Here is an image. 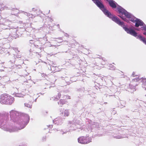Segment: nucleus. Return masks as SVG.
<instances>
[{
    "instance_id": "nucleus-59",
    "label": "nucleus",
    "mask_w": 146,
    "mask_h": 146,
    "mask_svg": "<svg viewBox=\"0 0 146 146\" xmlns=\"http://www.w3.org/2000/svg\"><path fill=\"white\" fill-rule=\"evenodd\" d=\"M58 38L59 39H60L62 40V37H60Z\"/></svg>"
},
{
    "instance_id": "nucleus-40",
    "label": "nucleus",
    "mask_w": 146,
    "mask_h": 146,
    "mask_svg": "<svg viewBox=\"0 0 146 146\" xmlns=\"http://www.w3.org/2000/svg\"><path fill=\"white\" fill-rule=\"evenodd\" d=\"M109 78H110V80H113L114 78V77H112L111 76H110V77H109Z\"/></svg>"
},
{
    "instance_id": "nucleus-26",
    "label": "nucleus",
    "mask_w": 146,
    "mask_h": 146,
    "mask_svg": "<svg viewBox=\"0 0 146 146\" xmlns=\"http://www.w3.org/2000/svg\"><path fill=\"white\" fill-rule=\"evenodd\" d=\"M29 18H33L35 17H36V15H33L32 14H30L29 13L28 15L27 16Z\"/></svg>"
},
{
    "instance_id": "nucleus-33",
    "label": "nucleus",
    "mask_w": 146,
    "mask_h": 146,
    "mask_svg": "<svg viewBox=\"0 0 146 146\" xmlns=\"http://www.w3.org/2000/svg\"><path fill=\"white\" fill-rule=\"evenodd\" d=\"M97 80H100L101 81H103V77L101 76L98 77L97 78Z\"/></svg>"
},
{
    "instance_id": "nucleus-49",
    "label": "nucleus",
    "mask_w": 146,
    "mask_h": 146,
    "mask_svg": "<svg viewBox=\"0 0 146 146\" xmlns=\"http://www.w3.org/2000/svg\"><path fill=\"white\" fill-rule=\"evenodd\" d=\"M7 9L8 7L6 6H4V8H3V9Z\"/></svg>"
},
{
    "instance_id": "nucleus-14",
    "label": "nucleus",
    "mask_w": 146,
    "mask_h": 146,
    "mask_svg": "<svg viewBox=\"0 0 146 146\" xmlns=\"http://www.w3.org/2000/svg\"><path fill=\"white\" fill-rule=\"evenodd\" d=\"M109 89L112 92L114 93L116 91L117 86L114 84H113L111 86L109 87Z\"/></svg>"
},
{
    "instance_id": "nucleus-25",
    "label": "nucleus",
    "mask_w": 146,
    "mask_h": 146,
    "mask_svg": "<svg viewBox=\"0 0 146 146\" xmlns=\"http://www.w3.org/2000/svg\"><path fill=\"white\" fill-rule=\"evenodd\" d=\"M120 103L121 105V108H122L123 107H125L126 104V102L125 101L121 100L120 101Z\"/></svg>"
},
{
    "instance_id": "nucleus-13",
    "label": "nucleus",
    "mask_w": 146,
    "mask_h": 146,
    "mask_svg": "<svg viewBox=\"0 0 146 146\" xmlns=\"http://www.w3.org/2000/svg\"><path fill=\"white\" fill-rule=\"evenodd\" d=\"M78 123V121L76 123V121L74 120L72 121H68V124L69 126L70 127H74L76 125V124Z\"/></svg>"
},
{
    "instance_id": "nucleus-9",
    "label": "nucleus",
    "mask_w": 146,
    "mask_h": 146,
    "mask_svg": "<svg viewBox=\"0 0 146 146\" xmlns=\"http://www.w3.org/2000/svg\"><path fill=\"white\" fill-rule=\"evenodd\" d=\"M7 94H2L0 96V102L2 104H7Z\"/></svg>"
},
{
    "instance_id": "nucleus-4",
    "label": "nucleus",
    "mask_w": 146,
    "mask_h": 146,
    "mask_svg": "<svg viewBox=\"0 0 146 146\" xmlns=\"http://www.w3.org/2000/svg\"><path fill=\"white\" fill-rule=\"evenodd\" d=\"M29 29H31V27H29L26 29H25L24 28H18L17 29V34L18 36H20L22 35L23 36L25 33L27 35H28L27 33L29 32L27 30H28Z\"/></svg>"
},
{
    "instance_id": "nucleus-39",
    "label": "nucleus",
    "mask_w": 146,
    "mask_h": 146,
    "mask_svg": "<svg viewBox=\"0 0 146 146\" xmlns=\"http://www.w3.org/2000/svg\"><path fill=\"white\" fill-rule=\"evenodd\" d=\"M64 35L65 36L68 37H69V35L67 34V33H65L64 34Z\"/></svg>"
},
{
    "instance_id": "nucleus-17",
    "label": "nucleus",
    "mask_w": 146,
    "mask_h": 146,
    "mask_svg": "<svg viewBox=\"0 0 146 146\" xmlns=\"http://www.w3.org/2000/svg\"><path fill=\"white\" fill-rule=\"evenodd\" d=\"M13 58L14 59V61H15V59L16 58H21V55L19 53H17V54L16 55L15 54H14V56H13Z\"/></svg>"
},
{
    "instance_id": "nucleus-32",
    "label": "nucleus",
    "mask_w": 146,
    "mask_h": 146,
    "mask_svg": "<svg viewBox=\"0 0 146 146\" xmlns=\"http://www.w3.org/2000/svg\"><path fill=\"white\" fill-rule=\"evenodd\" d=\"M94 125H96L95 127H96L98 128L99 127V123L96 122H94Z\"/></svg>"
},
{
    "instance_id": "nucleus-24",
    "label": "nucleus",
    "mask_w": 146,
    "mask_h": 146,
    "mask_svg": "<svg viewBox=\"0 0 146 146\" xmlns=\"http://www.w3.org/2000/svg\"><path fill=\"white\" fill-rule=\"evenodd\" d=\"M64 116H68L69 114V112L68 110H66L64 111Z\"/></svg>"
},
{
    "instance_id": "nucleus-37",
    "label": "nucleus",
    "mask_w": 146,
    "mask_h": 146,
    "mask_svg": "<svg viewBox=\"0 0 146 146\" xmlns=\"http://www.w3.org/2000/svg\"><path fill=\"white\" fill-rule=\"evenodd\" d=\"M30 43L32 44V45L34 43V41L33 40H30Z\"/></svg>"
},
{
    "instance_id": "nucleus-62",
    "label": "nucleus",
    "mask_w": 146,
    "mask_h": 146,
    "mask_svg": "<svg viewBox=\"0 0 146 146\" xmlns=\"http://www.w3.org/2000/svg\"><path fill=\"white\" fill-rule=\"evenodd\" d=\"M33 45H34V46H35L36 47V45H35V44L34 43L33 44Z\"/></svg>"
},
{
    "instance_id": "nucleus-56",
    "label": "nucleus",
    "mask_w": 146,
    "mask_h": 146,
    "mask_svg": "<svg viewBox=\"0 0 146 146\" xmlns=\"http://www.w3.org/2000/svg\"><path fill=\"white\" fill-rule=\"evenodd\" d=\"M57 27H58V28H60V26H59V24H58V25H57Z\"/></svg>"
},
{
    "instance_id": "nucleus-48",
    "label": "nucleus",
    "mask_w": 146,
    "mask_h": 146,
    "mask_svg": "<svg viewBox=\"0 0 146 146\" xmlns=\"http://www.w3.org/2000/svg\"><path fill=\"white\" fill-rule=\"evenodd\" d=\"M102 61H103L104 62H105L106 61V59H104V58H103L102 59Z\"/></svg>"
},
{
    "instance_id": "nucleus-64",
    "label": "nucleus",
    "mask_w": 146,
    "mask_h": 146,
    "mask_svg": "<svg viewBox=\"0 0 146 146\" xmlns=\"http://www.w3.org/2000/svg\"><path fill=\"white\" fill-rule=\"evenodd\" d=\"M51 20H52V21H53V20H52V19H51Z\"/></svg>"
},
{
    "instance_id": "nucleus-34",
    "label": "nucleus",
    "mask_w": 146,
    "mask_h": 146,
    "mask_svg": "<svg viewBox=\"0 0 146 146\" xmlns=\"http://www.w3.org/2000/svg\"><path fill=\"white\" fill-rule=\"evenodd\" d=\"M13 49L15 51V52L17 53H19V51L18 50V49L17 48H13Z\"/></svg>"
},
{
    "instance_id": "nucleus-1",
    "label": "nucleus",
    "mask_w": 146,
    "mask_h": 146,
    "mask_svg": "<svg viewBox=\"0 0 146 146\" xmlns=\"http://www.w3.org/2000/svg\"><path fill=\"white\" fill-rule=\"evenodd\" d=\"M11 120L18 124V127L13 126L9 123L7 117L0 114V128L4 130L12 132L23 129L29 123L30 117L25 113H19L12 110L10 111Z\"/></svg>"
},
{
    "instance_id": "nucleus-50",
    "label": "nucleus",
    "mask_w": 146,
    "mask_h": 146,
    "mask_svg": "<svg viewBox=\"0 0 146 146\" xmlns=\"http://www.w3.org/2000/svg\"><path fill=\"white\" fill-rule=\"evenodd\" d=\"M54 46V47H56V45H51V46Z\"/></svg>"
},
{
    "instance_id": "nucleus-27",
    "label": "nucleus",
    "mask_w": 146,
    "mask_h": 146,
    "mask_svg": "<svg viewBox=\"0 0 146 146\" xmlns=\"http://www.w3.org/2000/svg\"><path fill=\"white\" fill-rule=\"evenodd\" d=\"M16 11V12L15 13H13L12 14V15H14L17 16V15H18V13H19V11L18 10H17V9H13V11Z\"/></svg>"
},
{
    "instance_id": "nucleus-3",
    "label": "nucleus",
    "mask_w": 146,
    "mask_h": 146,
    "mask_svg": "<svg viewBox=\"0 0 146 146\" xmlns=\"http://www.w3.org/2000/svg\"><path fill=\"white\" fill-rule=\"evenodd\" d=\"M118 11L120 15L118 16L124 21L128 22V21L124 17L123 15H124L126 18L133 23L135 22V26L138 27L139 26H142L144 25L143 22L139 19L136 18L132 14L128 12L125 9L121 6L119 7L118 8Z\"/></svg>"
},
{
    "instance_id": "nucleus-22",
    "label": "nucleus",
    "mask_w": 146,
    "mask_h": 146,
    "mask_svg": "<svg viewBox=\"0 0 146 146\" xmlns=\"http://www.w3.org/2000/svg\"><path fill=\"white\" fill-rule=\"evenodd\" d=\"M24 105L25 107L30 108H31L32 106V103L31 102H29L28 103H25Z\"/></svg>"
},
{
    "instance_id": "nucleus-42",
    "label": "nucleus",
    "mask_w": 146,
    "mask_h": 146,
    "mask_svg": "<svg viewBox=\"0 0 146 146\" xmlns=\"http://www.w3.org/2000/svg\"><path fill=\"white\" fill-rule=\"evenodd\" d=\"M19 146H27L26 144H22L21 145H19Z\"/></svg>"
},
{
    "instance_id": "nucleus-12",
    "label": "nucleus",
    "mask_w": 146,
    "mask_h": 146,
    "mask_svg": "<svg viewBox=\"0 0 146 146\" xmlns=\"http://www.w3.org/2000/svg\"><path fill=\"white\" fill-rule=\"evenodd\" d=\"M127 137L126 135H123V134L117 135H114L113 136V138L117 139H121Z\"/></svg>"
},
{
    "instance_id": "nucleus-28",
    "label": "nucleus",
    "mask_w": 146,
    "mask_h": 146,
    "mask_svg": "<svg viewBox=\"0 0 146 146\" xmlns=\"http://www.w3.org/2000/svg\"><path fill=\"white\" fill-rule=\"evenodd\" d=\"M109 67H110L109 69L110 70H114L115 69V67L112 64H110L109 66Z\"/></svg>"
},
{
    "instance_id": "nucleus-11",
    "label": "nucleus",
    "mask_w": 146,
    "mask_h": 146,
    "mask_svg": "<svg viewBox=\"0 0 146 146\" xmlns=\"http://www.w3.org/2000/svg\"><path fill=\"white\" fill-rule=\"evenodd\" d=\"M7 104L11 105L14 102L15 100L13 97L7 94Z\"/></svg>"
},
{
    "instance_id": "nucleus-23",
    "label": "nucleus",
    "mask_w": 146,
    "mask_h": 146,
    "mask_svg": "<svg viewBox=\"0 0 146 146\" xmlns=\"http://www.w3.org/2000/svg\"><path fill=\"white\" fill-rule=\"evenodd\" d=\"M66 102V101L65 100L61 99L60 100L59 102H58V104L63 105L65 104Z\"/></svg>"
},
{
    "instance_id": "nucleus-52",
    "label": "nucleus",
    "mask_w": 146,
    "mask_h": 146,
    "mask_svg": "<svg viewBox=\"0 0 146 146\" xmlns=\"http://www.w3.org/2000/svg\"><path fill=\"white\" fill-rule=\"evenodd\" d=\"M135 30H137V31H139L140 30V29H139V28L136 29H135Z\"/></svg>"
},
{
    "instance_id": "nucleus-7",
    "label": "nucleus",
    "mask_w": 146,
    "mask_h": 146,
    "mask_svg": "<svg viewBox=\"0 0 146 146\" xmlns=\"http://www.w3.org/2000/svg\"><path fill=\"white\" fill-rule=\"evenodd\" d=\"M133 80L134 82L141 81L142 82L143 84L142 87L145 88L146 90V78H139V77L133 79Z\"/></svg>"
},
{
    "instance_id": "nucleus-20",
    "label": "nucleus",
    "mask_w": 146,
    "mask_h": 146,
    "mask_svg": "<svg viewBox=\"0 0 146 146\" xmlns=\"http://www.w3.org/2000/svg\"><path fill=\"white\" fill-rule=\"evenodd\" d=\"M29 52L30 53V54H31H31H33V53H34V54H36V55L37 56V54L38 55V57H40L41 56V55H40V54L38 52H33V50H32L31 49H30L29 50Z\"/></svg>"
},
{
    "instance_id": "nucleus-16",
    "label": "nucleus",
    "mask_w": 146,
    "mask_h": 146,
    "mask_svg": "<svg viewBox=\"0 0 146 146\" xmlns=\"http://www.w3.org/2000/svg\"><path fill=\"white\" fill-rule=\"evenodd\" d=\"M54 130H56L57 131H59V133L60 134H62V135H63L64 134H66L68 132H69L70 131V130L68 131H62V129L61 130H58L57 129H54Z\"/></svg>"
},
{
    "instance_id": "nucleus-58",
    "label": "nucleus",
    "mask_w": 146,
    "mask_h": 146,
    "mask_svg": "<svg viewBox=\"0 0 146 146\" xmlns=\"http://www.w3.org/2000/svg\"><path fill=\"white\" fill-rule=\"evenodd\" d=\"M23 72H26V70H24L23 71Z\"/></svg>"
},
{
    "instance_id": "nucleus-21",
    "label": "nucleus",
    "mask_w": 146,
    "mask_h": 146,
    "mask_svg": "<svg viewBox=\"0 0 146 146\" xmlns=\"http://www.w3.org/2000/svg\"><path fill=\"white\" fill-rule=\"evenodd\" d=\"M15 96L16 97H23L24 95L20 93H16L15 94Z\"/></svg>"
},
{
    "instance_id": "nucleus-57",
    "label": "nucleus",
    "mask_w": 146,
    "mask_h": 146,
    "mask_svg": "<svg viewBox=\"0 0 146 146\" xmlns=\"http://www.w3.org/2000/svg\"><path fill=\"white\" fill-rule=\"evenodd\" d=\"M3 9V8H1L0 9V10H2Z\"/></svg>"
},
{
    "instance_id": "nucleus-8",
    "label": "nucleus",
    "mask_w": 146,
    "mask_h": 146,
    "mask_svg": "<svg viewBox=\"0 0 146 146\" xmlns=\"http://www.w3.org/2000/svg\"><path fill=\"white\" fill-rule=\"evenodd\" d=\"M11 23V22L10 21L6 20L5 23L0 24V27L3 29H8L10 28L9 25Z\"/></svg>"
},
{
    "instance_id": "nucleus-47",
    "label": "nucleus",
    "mask_w": 146,
    "mask_h": 146,
    "mask_svg": "<svg viewBox=\"0 0 146 146\" xmlns=\"http://www.w3.org/2000/svg\"><path fill=\"white\" fill-rule=\"evenodd\" d=\"M143 105L145 107H146V104L144 102H143Z\"/></svg>"
},
{
    "instance_id": "nucleus-54",
    "label": "nucleus",
    "mask_w": 146,
    "mask_h": 146,
    "mask_svg": "<svg viewBox=\"0 0 146 146\" xmlns=\"http://www.w3.org/2000/svg\"><path fill=\"white\" fill-rule=\"evenodd\" d=\"M10 62L12 63V64H13V61L12 60H10Z\"/></svg>"
},
{
    "instance_id": "nucleus-15",
    "label": "nucleus",
    "mask_w": 146,
    "mask_h": 146,
    "mask_svg": "<svg viewBox=\"0 0 146 146\" xmlns=\"http://www.w3.org/2000/svg\"><path fill=\"white\" fill-rule=\"evenodd\" d=\"M2 82H3L5 83L7 82L9 80L8 77L7 76H4L1 78L0 79Z\"/></svg>"
},
{
    "instance_id": "nucleus-44",
    "label": "nucleus",
    "mask_w": 146,
    "mask_h": 146,
    "mask_svg": "<svg viewBox=\"0 0 146 146\" xmlns=\"http://www.w3.org/2000/svg\"><path fill=\"white\" fill-rule=\"evenodd\" d=\"M132 76L133 77L135 76H136L135 75V72H133L132 74Z\"/></svg>"
},
{
    "instance_id": "nucleus-10",
    "label": "nucleus",
    "mask_w": 146,
    "mask_h": 146,
    "mask_svg": "<svg viewBox=\"0 0 146 146\" xmlns=\"http://www.w3.org/2000/svg\"><path fill=\"white\" fill-rule=\"evenodd\" d=\"M54 123L57 125H61L63 122V119L60 117H58L54 119L53 121Z\"/></svg>"
},
{
    "instance_id": "nucleus-45",
    "label": "nucleus",
    "mask_w": 146,
    "mask_h": 146,
    "mask_svg": "<svg viewBox=\"0 0 146 146\" xmlns=\"http://www.w3.org/2000/svg\"><path fill=\"white\" fill-rule=\"evenodd\" d=\"M66 97L68 99H70V97L69 96H66Z\"/></svg>"
},
{
    "instance_id": "nucleus-60",
    "label": "nucleus",
    "mask_w": 146,
    "mask_h": 146,
    "mask_svg": "<svg viewBox=\"0 0 146 146\" xmlns=\"http://www.w3.org/2000/svg\"><path fill=\"white\" fill-rule=\"evenodd\" d=\"M91 96V97H92V98H95V97L94 96Z\"/></svg>"
},
{
    "instance_id": "nucleus-51",
    "label": "nucleus",
    "mask_w": 146,
    "mask_h": 146,
    "mask_svg": "<svg viewBox=\"0 0 146 146\" xmlns=\"http://www.w3.org/2000/svg\"><path fill=\"white\" fill-rule=\"evenodd\" d=\"M143 34L146 36V32H143Z\"/></svg>"
},
{
    "instance_id": "nucleus-18",
    "label": "nucleus",
    "mask_w": 146,
    "mask_h": 146,
    "mask_svg": "<svg viewBox=\"0 0 146 146\" xmlns=\"http://www.w3.org/2000/svg\"><path fill=\"white\" fill-rule=\"evenodd\" d=\"M32 11L34 12L35 11H36V14H35L36 15V16H38L39 14H40V13H42L41 11H40L37 9H35V8H33L32 9Z\"/></svg>"
},
{
    "instance_id": "nucleus-36",
    "label": "nucleus",
    "mask_w": 146,
    "mask_h": 146,
    "mask_svg": "<svg viewBox=\"0 0 146 146\" xmlns=\"http://www.w3.org/2000/svg\"><path fill=\"white\" fill-rule=\"evenodd\" d=\"M28 73L27 72L26 73H25L24 74H23L21 76L24 77H25V76L28 75Z\"/></svg>"
},
{
    "instance_id": "nucleus-5",
    "label": "nucleus",
    "mask_w": 146,
    "mask_h": 146,
    "mask_svg": "<svg viewBox=\"0 0 146 146\" xmlns=\"http://www.w3.org/2000/svg\"><path fill=\"white\" fill-rule=\"evenodd\" d=\"M92 139L90 137H82L78 139V142L82 144H86L91 142Z\"/></svg>"
},
{
    "instance_id": "nucleus-31",
    "label": "nucleus",
    "mask_w": 146,
    "mask_h": 146,
    "mask_svg": "<svg viewBox=\"0 0 146 146\" xmlns=\"http://www.w3.org/2000/svg\"><path fill=\"white\" fill-rule=\"evenodd\" d=\"M143 26V27H141V29L142 30H145V31H146V25L144 24V25Z\"/></svg>"
},
{
    "instance_id": "nucleus-19",
    "label": "nucleus",
    "mask_w": 146,
    "mask_h": 146,
    "mask_svg": "<svg viewBox=\"0 0 146 146\" xmlns=\"http://www.w3.org/2000/svg\"><path fill=\"white\" fill-rule=\"evenodd\" d=\"M53 64L52 65L50 66V70L52 71H55V68L56 67V66L55 65V64L53 63V62H52V63Z\"/></svg>"
},
{
    "instance_id": "nucleus-63",
    "label": "nucleus",
    "mask_w": 146,
    "mask_h": 146,
    "mask_svg": "<svg viewBox=\"0 0 146 146\" xmlns=\"http://www.w3.org/2000/svg\"><path fill=\"white\" fill-rule=\"evenodd\" d=\"M37 98H36V99H35V102L36 101V100Z\"/></svg>"
},
{
    "instance_id": "nucleus-55",
    "label": "nucleus",
    "mask_w": 146,
    "mask_h": 146,
    "mask_svg": "<svg viewBox=\"0 0 146 146\" xmlns=\"http://www.w3.org/2000/svg\"><path fill=\"white\" fill-rule=\"evenodd\" d=\"M76 129H70V130H76Z\"/></svg>"
},
{
    "instance_id": "nucleus-35",
    "label": "nucleus",
    "mask_w": 146,
    "mask_h": 146,
    "mask_svg": "<svg viewBox=\"0 0 146 146\" xmlns=\"http://www.w3.org/2000/svg\"><path fill=\"white\" fill-rule=\"evenodd\" d=\"M20 13H23V14L24 15H27V16H28V14L29 13H27V12H24V11H21V12Z\"/></svg>"
},
{
    "instance_id": "nucleus-30",
    "label": "nucleus",
    "mask_w": 146,
    "mask_h": 146,
    "mask_svg": "<svg viewBox=\"0 0 146 146\" xmlns=\"http://www.w3.org/2000/svg\"><path fill=\"white\" fill-rule=\"evenodd\" d=\"M61 96V94L60 93H58V95L56 96V98L57 100H58L60 98Z\"/></svg>"
},
{
    "instance_id": "nucleus-43",
    "label": "nucleus",
    "mask_w": 146,
    "mask_h": 146,
    "mask_svg": "<svg viewBox=\"0 0 146 146\" xmlns=\"http://www.w3.org/2000/svg\"><path fill=\"white\" fill-rule=\"evenodd\" d=\"M48 127H50V128H52V125H48Z\"/></svg>"
},
{
    "instance_id": "nucleus-2",
    "label": "nucleus",
    "mask_w": 146,
    "mask_h": 146,
    "mask_svg": "<svg viewBox=\"0 0 146 146\" xmlns=\"http://www.w3.org/2000/svg\"><path fill=\"white\" fill-rule=\"evenodd\" d=\"M93 2L103 12L104 15L111 20L119 26L122 27L123 29L128 34H129L138 39L142 41V36L139 35H137V33L131 28H129L126 27L123 22L121 21L120 19L117 16L112 14L108 10L105 8L104 6L103 3L98 0H92Z\"/></svg>"
},
{
    "instance_id": "nucleus-46",
    "label": "nucleus",
    "mask_w": 146,
    "mask_h": 146,
    "mask_svg": "<svg viewBox=\"0 0 146 146\" xmlns=\"http://www.w3.org/2000/svg\"><path fill=\"white\" fill-rule=\"evenodd\" d=\"M60 112L62 113L63 114V110L62 109L60 110Z\"/></svg>"
},
{
    "instance_id": "nucleus-53",
    "label": "nucleus",
    "mask_w": 146,
    "mask_h": 146,
    "mask_svg": "<svg viewBox=\"0 0 146 146\" xmlns=\"http://www.w3.org/2000/svg\"><path fill=\"white\" fill-rule=\"evenodd\" d=\"M48 54L49 55H50L51 56H52L53 54L51 53H50V54Z\"/></svg>"
},
{
    "instance_id": "nucleus-38",
    "label": "nucleus",
    "mask_w": 146,
    "mask_h": 146,
    "mask_svg": "<svg viewBox=\"0 0 146 146\" xmlns=\"http://www.w3.org/2000/svg\"><path fill=\"white\" fill-rule=\"evenodd\" d=\"M46 74L44 73H42L41 74V76L42 77H45Z\"/></svg>"
},
{
    "instance_id": "nucleus-29",
    "label": "nucleus",
    "mask_w": 146,
    "mask_h": 146,
    "mask_svg": "<svg viewBox=\"0 0 146 146\" xmlns=\"http://www.w3.org/2000/svg\"><path fill=\"white\" fill-rule=\"evenodd\" d=\"M98 88H99L97 87H96V86H94L93 87V90H94V91L93 92V93L95 94V92H97V91L98 89Z\"/></svg>"
},
{
    "instance_id": "nucleus-41",
    "label": "nucleus",
    "mask_w": 146,
    "mask_h": 146,
    "mask_svg": "<svg viewBox=\"0 0 146 146\" xmlns=\"http://www.w3.org/2000/svg\"><path fill=\"white\" fill-rule=\"evenodd\" d=\"M42 139L43 141H45L46 140V137H43L42 138Z\"/></svg>"
},
{
    "instance_id": "nucleus-61",
    "label": "nucleus",
    "mask_w": 146,
    "mask_h": 146,
    "mask_svg": "<svg viewBox=\"0 0 146 146\" xmlns=\"http://www.w3.org/2000/svg\"><path fill=\"white\" fill-rule=\"evenodd\" d=\"M102 64H105L104 63V62H102Z\"/></svg>"
},
{
    "instance_id": "nucleus-6",
    "label": "nucleus",
    "mask_w": 146,
    "mask_h": 146,
    "mask_svg": "<svg viewBox=\"0 0 146 146\" xmlns=\"http://www.w3.org/2000/svg\"><path fill=\"white\" fill-rule=\"evenodd\" d=\"M17 32V29H11V33H9V36L8 37V38L10 40L9 38H11V39H13L19 37Z\"/></svg>"
}]
</instances>
